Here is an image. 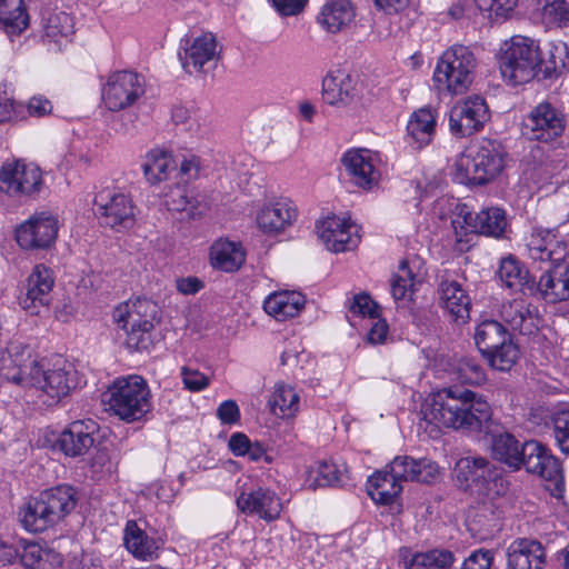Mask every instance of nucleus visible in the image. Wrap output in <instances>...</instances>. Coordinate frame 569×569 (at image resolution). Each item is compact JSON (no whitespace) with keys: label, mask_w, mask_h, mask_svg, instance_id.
<instances>
[{"label":"nucleus","mask_w":569,"mask_h":569,"mask_svg":"<svg viewBox=\"0 0 569 569\" xmlns=\"http://www.w3.org/2000/svg\"><path fill=\"white\" fill-rule=\"evenodd\" d=\"M57 234L58 220L46 212L33 214L16 229V240L22 249H47Z\"/></svg>","instance_id":"15"},{"label":"nucleus","mask_w":569,"mask_h":569,"mask_svg":"<svg viewBox=\"0 0 569 569\" xmlns=\"http://www.w3.org/2000/svg\"><path fill=\"white\" fill-rule=\"evenodd\" d=\"M181 377L184 388L192 392L204 390L210 385V379L197 369L181 368Z\"/></svg>","instance_id":"56"},{"label":"nucleus","mask_w":569,"mask_h":569,"mask_svg":"<svg viewBox=\"0 0 569 569\" xmlns=\"http://www.w3.org/2000/svg\"><path fill=\"white\" fill-rule=\"evenodd\" d=\"M452 224L456 230L459 226L466 232L500 237L506 229L507 221L505 212L499 208L485 209L475 213L467 204H462L459 207Z\"/></svg>","instance_id":"17"},{"label":"nucleus","mask_w":569,"mask_h":569,"mask_svg":"<svg viewBox=\"0 0 569 569\" xmlns=\"http://www.w3.org/2000/svg\"><path fill=\"white\" fill-rule=\"evenodd\" d=\"M493 555L490 550H476L462 563L460 569H490Z\"/></svg>","instance_id":"57"},{"label":"nucleus","mask_w":569,"mask_h":569,"mask_svg":"<svg viewBox=\"0 0 569 569\" xmlns=\"http://www.w3.org/2000/svg\"><path fill=\"white\" fill-rule=\"evenodd\" d=\"M126 333V346L128 349L133 351H149L158 337L156 327H139L133 328L131 326L121 327Z\"/></svg>","instance_id":"52"},{"label":"nucleus","mask_w":569,"mask_h":569,"mask_svg":"<svg viewBox=\"0 0 569 569\" xmlns=\"http://www.w3.org/2000/svg\"><path fill=\"white\" fill-rule=\"evenodd\" d=\"M498 63L503 80L510 86L528 83L539 72H543L546 78L558 69L556 61H552V67L545 66L538 43L522 36H515L503 42Z\"/></svg>","instance_id":"3"},{"label":"nucleus","mask_w":569,"mask_h":569,"mask_svg":"<svg viewBox=\"0 0 569 569\" xmlns=\"http://www.w3.org/2000/svg\"><path fill=\"white\" fill-rule=\"evenodd\" d=\"M500 316L513 331L526 336L535 333L540 325L537 307L523 299H513L502 303Z\"/></svg>","instance_id":"23"},{"label":"nucleus","mask_w":569,"mask_h":569,"mask_svg":"<svg viewBox=\"0 0 569 569\" xmlns=\"http://www.w3.org/2000/svg\"><path fill=\"white\" fill-rule=\"evenodd\" d=\"M485 358L492 368L500 371H507L510 370L518 360L519 349L509 337L496 350L486 355Z\"/></svg>","instance_id":"50"},{"label":"nucleus","mask_w":569,"mask_h":569,"mask_svg":"<svg viewBox=\"0 0 569 569\" xmlns=\"http://www.w3.org/2000/svg\"><path fill=\"white\" fill-rule=\"evenodd\" d=\"M356 97V81L345 70L329 72L322 80V100L330 106L343 108Z\"/></svg>","instance_id":"28"},{"label":"nucleus","mask_w":569,"mask_h":569,"mask_svg":"<svg viewBox=\"0 0 569 569\" xmlns=\"http://www.w3.org/2000/svg\"><path fill=\"white\" fill-rule=\"evenodd\" d=\"M22 565L29 569H60L61 556L52 550L43 549L37 543H28L19 553Z\"/></svg>","instance_id":"45"},{"label":"nucleus","mask_w":569,"mask_h":569,"mask_svg":"<svg viewBox=\"0 0 569 569\" xmlns=\"http://www.w3.org/2000/svg\"><path fill=\"white\" fill-rule=\"evenodd\" d=\"M217 417L222 423L232 425L240 419V410L236 401L226 400L217 409Z\"/></svg>","instance_id":"59"},{"label":"nucleus","mask_w":569,"mask_h":569,"mask_svg":"<svg viewBox=\"0 0 569 569\" xmlns=\"http://www.w3.org/2000/svg\"><path fill=\"white\" fill-rule=\"evenodd\" d=\"M18 117L14 99L0 89V122H9Z\"/></svg>","instance_id":"60"},{"label":"nucleus","mask_w":569,"mask_h":569,"mask_svg":"<svg viewBox=\"0 0 569 569\" xmlns=\"http://www.w3.org/2000/svg\"><path fill=\"white\" fill-rule=\"evenodd\" d=\"M7 379L24 388L40 391L43 403L53 405L67 397L77 386L73 366L59 359L52 368L34 359H28L16 369L8 371Z\"/></svg>","instance_id":"2"},{"label":"nucleus","mask_w":569,"mask_h":569,"mask_svg":"<svg viewBox=\"0 0 569 569\" xmlns=\"http://www.w3.org/2000/svg\"><path fill=\"white\" fill-rule=\"evenodd\" d=\"M476 66L475 54L468 47L453 46L439 58L433 72V81L439 90L461 94L472 83Z\"/></svg>","instance_id":"7"},{"label":"nucleus","mask_w":569,"mask_h":569,"mask_svg":"<svg viewBox=\"0 0 569 569\" xmlns=\"http://www.w3.org/2000/svg\"><path fill=\"white\" fill-rule=\"evenodd\" d=\"M44 38L60 44L73 33V20L63 11L48 10L42 14Z\"/></svg>","instance_id":"44"},{"label":"nucleus","mask_w":569,"mask_h":569,"mask_svg":"<svg viewBox=\"0 0 569 569\" xmlns=\"http://www.w3.org/2000/svg\"><path fill=\"white\" fill-rule=\"evenodd\" d=\"M97 425L92 420L73 421L60 433L57 446L66 456L84 455L94 443Z\"/></svg>","instance_id":"24"},{"label":"nucleus","mask_w":569,"mask_h":569,"mask_svg":"<svg viewBox=\"0 0 569 569\" xmlns=\"http://www.w3.org/2000/svg\"><path fill=\"white\" fill-rule=\"evenodd\" d=\"M489 109L483 98L469 97L457 102L449 111V128L457 137H469L481 130L489 120Z\"/></svg>","instance_id":"14"},{"label":"nucleus","mask_w":569,"mask_h":569,"mask_svg":"<svg viewBox=\"0 0 569 569\" xmlns=\"http://www.w3.org/2000/svg\"><path fill=\"white\" fill-rule=\"evenodd\" d=\"M542 16L549 23L566 24L569 21V0H547Z\"/></svg>","instance_id":"54"},{"label":"nucleus","mask_w":569,"mask_h":569,"mask_svg":"<svg viewBox=\"0 0 569 569\" xmlns=\"http://www.w3.org/2000/svg\"><path fill=\"white\" fill-rule=\"evenodd\" d=\"M481 11H488L496 17L507 18L513 11L518 0H473Z\"/></svg>","instance_id":"55"},{"label":"nucleus","mask_w":569,"mask_h":569,"mask_svg":"<svg viewBox=\"0 0 569 569\" xmlns=\"http://www.w3.org/2000/svg\"><path fill=\"white\" fill-rule=\"evenodd\" d=\"M93 206L100 223L116 231L130 229L136 222V206L123 192L102 189L96 193Z\"/></svg>","instance_id":"8"},{"label":"nucleus","mask_w":569,"mask_h":569,"mask_svg":"<svg viewBox=\"0 0 569 569\" xmlns=\"http://www.w3.org/2000/svg\"><path fill=\"white\" fill-rule=\"evenodd\" d=\"M342 161L357 186L369 189L378 182L379 172L375 168L369 150L348 151Z\"/></svg>","instance_id":"31"},{"label":"nucleus","mask_w":569,"mask_h":569,"mask_svg":"<svg viewBox=\"0 0 569 569\" xmlns=\"http://www.w3.org/2000/svg\"><path fill=\"white\" fill-rule=\"evenodd\" d=\"M510 337L507 329L496 320H485L476 327L473 339L478 350L485 357L496 350Z\"/></svg>","instance_id":"38"},{"label":"nucleus","mask_w":569,"mask_h":569,"mask_svg":"<svg viewBox=\"0 0 569 569\" xmlns=\"http://www.w3.org/2000/svg\"><path fill=\"white\" fill-rule=\"evenodd\" d=\"M455 472L459 487L478 496H489L499 478L495 467L482 457L461 458Z\"/></svg>","instance_id":"12"},{"label":"nucleus","mask_w":569,"mask_h":569,"mask_svg":"<svg viewBox=\"0 0 569 569\" xmlns=\"http://www.w3.org/2000/svg\"><path fill=\"white\" fill-rule=\"evenodd\" d=\"M400 482L418 481L422 483L432 482L438 473V466L426 458L413 459L408 456H398L387 467Z\"/></svg>","instance_id":"26"},{"label":"nucleus","mask_w":569,"mask_h":569,"mask_svg":"<svg viewBox=\"0 0 569 569\" xmlns=\"http://www.w3.org/2000/svg\"><path fill=\"white\" fill-rule=\"evenodd\" d=\"M353 17V8L349 0H331L323 6L318 22L329 32L336 33L348 26Z\"/></svg>","instance_id":"36"},{"label":"nucleus","mask_w":569,"mask_h":569,"mask_svg":"<svg viewBox=\"0 0 569 569\" xmlns=\"http://www.w3.org/2000/svg\"><path fill=\"white\" fill-rule=\"evenodd\" d=\"M522 466L530 473L538 475L549 485L548 489L555 496L563 490L562 467L557 457L542 443L530 440L522 443Z\"/></svg>","instance_id":"9"},{"label":"nucleus","mask_w":569,"mask_h":569,"mask_svg":"<svg viewBox=\"0 0 569 569\" xmlns=\"http://www.w3.org/2000/svg\"><path fill=\"white\" fill-rule=\"evenodd\" d=\"M53 283L51 270L43 264L36 266L28 277L26 293L20 298L21 307L31 315H38L40 308L50 303Z\"/></svg>","instance_id":"20"},{"label":"nucleus","mask_w":569,"mask_h":569,"mask_svg":"<svg viewBox=\"0 0 569 569\" xmlns=\"http://www.w3.org/2000/svg\"><path fill=\"white\" fill-rule=\"evenodd\" d=\"M497 274L503 286L510 290L533 296L536 281L531 278L527 268L515 257L509 256L503 258L500 262Z\"/></svg>","instance_id":"32"},{"label":"nucleus","mask_w":569,"mask_h":569,"mask_svg":"<svg viewBox=\"0 0 569 569\" xmlns=\"http://www.w3.org/2000/svg\"><path fill=\"white\" fill-rule=\"evenodd\" d=\"M142 169L146 179L151 184H158L169 178L170 172L176 169V163L169 152L154 149L146 154Z\"/></svg>","instance_id":"41"},{"label":"nucleus","mask_w":569,"mask_h":569,"mask_svg":"<svg viewBox=\"0 0 569 569\" xmlns=\"http://www.w3.org/2000/svg\"><path fill=\"white\" fill-rule=\"evenodd\" d=\"M123 540L127 549L136 558L142 560L152 559L159 548L157 541L153 538H149L133 520L127 522Z\"/></svg>","instance_id":"39"},{"label":"nucleus","mask_w":569,"mask_h":569,"mask_svg":"<svg viewBox=\"0 0 569 569\" xmlns=\"http://www.w3.org/2000/svg\"><path fill=\"white\" fill-rule=\"evenodd\" d=\"M299 395L293 387L279 382L274 386L268 406L272 415L280 418H292L299 410Z\"/></svg>","instance_id":"40"},{"label":"nucleus","mask_w":569,"mask_h":569,"mask_svg":"<svg viewBox=\"0 0 569 569\" xmlns=\"http://www.w3.org/2000/svg\"><path fill=\"white\" fill-rule=\"evenodd\" d=\"M305 297L297 291H277L263 302L264 311L278 321L298 316L305 308Z\"/></svg>","instance_id":"33"},{"label":"nucleus","mask_w":569,"mask_h":569,"mask_svg":"<svg viewBox=\"0 0 569 569\" xmlns=\"http://www.w3.org/2000/svg\"><path fill=\"white\" fill-rule=\"evenodd\" d=\"M238 509L247 515H258L266 521H273L280 517L282 505L276 492L266 488H257L250 492H242L237 498Z\"/></svg>","instance_id":"22"},{"label":"nucleus","mask_w":569,"mask_h":569,"mask_svg":"<svg viewBox=\"0 0 569 569\" xmlns=\"http://www.w3.org/2000/svg\"><path fill=\"white\" fill-rule=\"evenodd\" d=\"M113 320L119 327L153 328L160 322V308L147 298H137L119 305L113 310Z\"/></svg>","instance_id":"19"},{"label":"nucleus","mask_w":569,"mask_h":569,"mask_svg":"<svg viewBox=\"0 0 569 569\" xmlns=\"http://www.w3.org/2000/svg\"><path fill=\"white\" fill-rule=\"evenodd\" d=\"M42 187L40 169L17 160L6 162L0 169V191L9 197L22 199L39 193Z\"/></svg>","instance_id":"10"},{"label":"nucleus","mask_w":569,"mask_h":569,"mask_svg":"<svg viewBox=\"0 0 569 569\" xmlns=\"http://www.w3.org/2000/svg\"><path fill=\"white\" fill-rule=\"evenodd\" d=\"M549 268L536 282L533 295L539 293L547 302L556 303L569 299V269L561 262H551Z\"/></svg>","instance_id":"27"},{"label":"nucleus","mask_w":569,"mask_h":569,"mask_svg":"<svg viewBox=\"0 0 569 569\" xmlns=\"http://www.w3.org/2000/svg\"><path fill=\"white\" fill-rule=\"evenodd\" d=\"M423 419L439 427L462 431H481L491 419V407L477 392L448 387L431 393L421 409Z\"/></svg>","instance_id":"1"},{"label":"nucleus","mask_w":569,"mask_h":569,"mask_svg":"<svg viewBox=\"0 0 569 569\" xmlns=\"http://www.w3.org/2000/svg\"><path fill=\"white\" fill-rule=\"evenodd\" d=\"M164 203L168 210L184 213L189 219H194L201 213L199 208V199L189 194V191L177 186L164 194Z\"/></svg>","instance_id":"47"},{"label":"nucleus","mask_w":569,"mask_h":569,"mask_svg":"<svg viewBox=\"0 0 569 569\" xmlns=\"http://www.w3.org/2000/svg\"><path fill=\"white\" fill-rule=\"evenodd\" d=\"M455 562V556L447 549H431L416 552L405 559L406 569H449Z\"/></svg>","instance_id":"46"},{"label":"nucleus","mask_w":569,"mask_h":569,"mask_svg":"<svg viewBox=\"0 0 569 569\" xmlns=\"http://www.w3.org/2000/svg\"><path fill=\"white\" fill-rule=\"evenodd\" d=\"M492 456L511 468L522 466V445L510 433H500L492 437Z\"/></svg>","instance_id":"42"},{"label":"nucleus","mask_w":569,"mask_h":569,"mask_svg":"<svg viewBox=\"0 0 569 569\" xmlns=\"http://www.w3.org/2000/svg\"><path fill=\"white\" fill-rule=\"evenodd\" d=\"M457 380L467 385H480L486 380L482 367L471 357H461L452 363Z\"/></svg>","instance_id":"51"},{"label":"nucleus","mask_w":569,"mask_h":569,"mask_svg":"<svg viewBox=\"0 0 569 569\" xmlns=\"http://www.w3.org/2000/svg\"><path fill=\"white\" fill-rule=\"evenodd\" d=\"M201 160L196 156L184 159L180 164V174L187 179H194L201 171Z\"/></svg>","instance_id":"64"},{"label":"nucleus","mask_w":569,"mask_h":569,"mask_svg":"<svg viewBox=\"0 0 569 569\" xmlns=\"http://www.w3.org/2000/svg\"><path fill=\"white\" fill-rule=\"evenodd\" d=\"M417 283L416 274L409 267L408 261L402 260L398 271L391 278L390 292L396 301L410 299Z\"/></svg>","instance_id":"49"},{"label":"nucleus","mask_w":569,"mask_h":569,"mask_svg":"<svg viewBox=\"0 0 569 569\" xmlns=\"http://www.w3.org/2000/svg\"><path fill=\"white\" fill-rule=\"evenodd\" d=\"M529 256L535 261L563 262L569 257V234L566 241H560L555 234H533L528 243Z\"/></svg>","instance_id":"30"},{"label":"nucleus","mask_w":569,"mask_h":569,"mask_svg":"<svg viewBox=\"0 0 569 569\" xmlns=\"http://www.w3.org/2000/svg\"><path fill=\"white\" fill-rule=\"evenodd\" d=\"M550 421L556 445L561 452L569 455V409L556 411Z\"/></svg>","instance_id":"53"},{"label":"nucleus","mask_w":569,"mask_h":569,"mask_svg":"<svg viewBox=\"0 0 569 569\" xmlns=\"http://www.w3.org/2000/svg\"><path fill=\"white\" fill-rule=\"evenodd\" d=\"M310 475H315V487L345 486L349 480L347 467L331 461H319Z\"/></svg>","instance_id":"48"},{"label":"nucleus","mask_w":569,"mask_h":569,"mask_svg":"<svg viewBox=\"0 0 569 569\" xmlns=\"http://www.w3.org/2000/svg\"><path fill=\"white\" fill-rule=\"evenodd\" d=\"M104 397L113 415L129 423L142 420L152 408L149 387L140 376L118 378Z\"/></svg>","instance_id":"6"},{"label":"nucleus","mask_w":569,"mask_h":569,"mask_svg":"<svg viewBox=\"0 0 569 569\" xmlns=\"http://www.w3.org/2000/svg\"><path fill=\"white\" fill-rule=\"evenodd\" d=\"M367 491L375 502L389 505L400 495L402 486L390 470L383 469L368 479Z\"/></svg>","instance_id":"35"},{"label":"nucleus","mask_w":569,"mask_h":569,"mask_svg":"<svg viewBox=\"0 0 569 569\" xmlns=\"http://www.w3.org/2000/svg\"><path fill=\"white\" fill-rule=\"evenodd\" d=\"M436 118L429 108H421L412 113L407 131L411 139L421 148L428 144L435 134Z\"/></svg>","instance_id":"43"},{"label":"nucleus","mask_w":569,"mask_h":569,"mask_svg":"<svg viewBox=\"0 0 569 569\" xmlns=\"http://www.w3.org/2000/svg\"><path fill=\"white\" fill-rule=\"evenodd\" d=\"M316 230L326 248L333 252L351 250L360 240L358 226L347 218L327 217L316 224Z\"/></svg>","instance_id":"18"},{"label":"nucleus","mask_w":569,"mask_h":569,"mask_svg":"<svg viewBox=\"0 0 569 569\" xmlns=\"http://www.w3.org/2000/svg\"><path fill=\"white\" fill-rule=\"evenodd\" d=\"M28 111L31 116L43 117L52 111V104L47 98L34 96L28 102Z\"/></svg>","instance_id":"62"},{"label":"nucleus","mask_w":569,"mask_h":569,"mask_svg":"<svg viewBox=\"0 0 569 569\" xmlns=\"http://www.w3.org/2000/svg\"><path fill=\"white\" fill-rule=\"evenodd\" d=\"M508 569H545L546 550L532 539H517L507 549Z\"/></svg>","instance_id":"25"},{"label":"nucleus","mask_w":569,"mask_h":569,"mask_svg":"<svg viewBox=\"0 0 569 569\" xmlns=\"http://www.w3.org/2000/svg\"><path fill=\"white\" fill-rule=\"evenodd\" d=\"M377 308V305L371 300V298L368 295L361 293L355 296L349 309L355 315L376 318L378 315Z\"/></svg>","instance_id":"58"},{"label":"nucleus","mask_w":569,"mask_h":569,"mask_svg":"<svg viewBox=\"0 0 569 569\" xmlns=\"http://www.w3.org/2000/svg\"><path fill=\"white\" fill-rule=\"evenodd\" d=\"M298 211L289 199H277L264 204L257 214L258 228L268 236H277L290 227Z\"/></svg>","instance_id":"21"},{"label":"nucleus","mask_w":569,"mask_h":569,"mask_svg":"<svg viewBox=\"0 0 569 569\" xmlns=\"http://www.w3.org/2000/svg\"><path fill=\"white\" fill-rule=\"evenodd\" d=\"M143 94V78L128 70L113 72L102 89V99L107 108L112 111L132 106Z\"/></svg>","instance_id":"13"},{"label":"nucleus","mask_w":569,"mask_h":569,"mask_svg":"<svg viewBox=\"0 0 569 569\" xmlns=\"http://www.w3.org/2000/svg\"><path fill=\"white\" fill-rule=\"evenodd\" d=\"M273 7L281 16H296L300 13L308 0H271Z\"/></svg>","instance_id":"61"},{"label":"nucleus","mask_w":569,"mask_h":569,"mask_svg":"<svg viewBox=\"0 0 569 569\" xmlns=\"http://www.w3.org/2000/svg\"><path fill=\"white\" fill-rule=\"evenodd\" d=\"M246 260L244 250L239 242L219 239L210 249V261L213 268L226 272L238 270Z\"/></svg>","instance_id":"34"},{"label":"nucleus","mask_w":569,"mask_h":569,"mask_svg":"<svg viewBox=\"0 0 569 569\" xmlns=\"http://www.w3.org/2000/svg\"><path fill=\"white\" fill-rule=\"evenodd\" d=\"M0 26L7 34L17 36L29 26L23 0H0Z\"/></svg>","instance_id":"37"},{"label":"nucleus","mask_w":569,"mask_h":569,"mask_svg":"<svg viewBox=\"0 0 569 569\" xmlns=\"http://www.w3.org/2000/svg\"><path fill=\"white\" fill-rule=\"evenodd\" d=\"M251 441L241 432L233 433L229 439V448L234 456H246Z\"/></svg>","instance_id":"63"},{"label":"nucleus","mask_w":569,"mask_h":569,"mask_svg":"<svg viewBox=\"0 0 569 569\" xmlns=\"http://www.w3.org/2000/svg\"><path fill=\"white\" fill-rule=\"evenodd\" d=\"M505 156L506 151L499 141L482 139L456 161L460 182L486 184L492 181L505 168Z\"/></svg>","instance_id":"5"},{"label":"nucleus","mask_w":569,"mask_h":569,"mask_svg":"<svg viewBox=\"0 0 569 569\" xmlns=\"http://www.w3.org/2000/svg\"><path fill=\"white\" fill-rule=\"evenodd\" d=\"M563 111L549 101L531 109L523 121V134L530 140L550 142L559 138L566 128Z\"/></svg>","instance_id":"11"},{"label":"nucleus","mask_w":569,"mask_h":569,"mask_svg":"<svg viewBox=\"0 0 569 569\" xmlns=\"http://www.w3.org/2000/svg\"><path fill=\"white\" fill-rule=\"evenodd\" d=\"M218 58L217 41L211 33L197 37L191 42L187 40L179 51L182 68L189 74L212 71L217 66Z\"/></svg>","instance_id":"16"},{"label":"nucleus","mask_w":569,"mask_h":569,"mask_svg":"<svg viewBox=\"0 0 569 569\" xmlns=\"http://www.w3.org/2000/svg\"><path fill=\"white\" fill-rule=\"evenodd\" d=\"M77 505L72 487L60 485L31 498L20 512L22 526L31 532H41L70 513Z\"/></svg>","instance_id":"4"},{"label":"nucleus","mask_w":569,"mask_h":569,"mask_svg":"<svg viewBox=\"0 0 569 569\" xmlns=\"http://www.w3.org/2000/svg\"><path fill=\"white\" fill-rule=\"evenodd\" d=\"M438 292L442 308L457 323H466L470 318L471 301L465 289L456 280H442Z\"/></svg>","instance_id":"29"}]
</instances>
